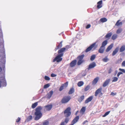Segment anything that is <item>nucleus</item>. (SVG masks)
I'll use <instances>...</instances> for the list:
<instances>
[{
    "instance_id": "f257e3e1",
    "label": "nucleus",
    "mask_w": 125,
    "mask_h": 125,
    "mask_svg": "<svg viewBox=\"0 0 125 125\" xmlns=\"http://www.w3.org/2000/svg\"><path fill=\"white\" fill-rule=\"evenodd\" d=\"M42 109V108L41 106H38L36 108L34 113L36 116L34 118L35 120H38L42 117V114L41 112Z\"/></svg>"
},
{
    "instance_id": "f03ea898",
    "label": "nucleus",
    "mask_w": 125,
    "mask_h": 125,
    "mask_svg": "<svg viewBox=\"0 0 125 125\" xmlns=\"http://www.w3.org/2000/svg\"><path fill=\"white\" fill-rule=\"evenodd\" d=\"M71 108L70 107L67 108L64 112V116L65 117V122L66 124H67L69 120V117L71 115Z\"/></svg>"
},
{
    "instance_id": "7ed1b4c3",
    "label": "nucleus",
    "mask_w": 125,
    "mask_h": 125,
    "mask_svg": "<svg viewBox=\"0 0 125 125\" xmlns=\"http://www.w3.org/2000/svg\"><path fill=\"white\" fill-rule=\"evenodd\" d=\"M63 55V53L59 54L55 58L53 59L52 61L53 62H54L56 61L57 62H61L62 59V58H61Z\"/></svg>"
},
{
    "instance_id": "20e7f679",
    "label": "nucleus",
    "mask_w": 125,
    "mask_h": 125,
    "mask_svg": "<svg viewBox=\"0 0 125 125\" xmlns=\"http://www.w3.org/2000/svg\"><path fill=\"white\" fill-rule=\"evenodd\" d=\"M96 42H95L92 44L85 50V52H87L90 51L93 48L94 50L98 46L97 45H96Z\"/></svg>"
},
{
    "instance_id": "39448f33",
    "label": "nucleus",
    "mask_w": 125,
    "mask_h": 125,
    "mask_svg": "<svg viewBox=\"0 0 125 125\" xmlns=\"http://www.w3.org/2000/svg\"><path fill=\"white\" fill-rule=\"evenodd\" d=\"M84 56V55L82 54L79 55L77 57V59L78 60V61L77 64L78 65H80L84 62V60L83 59Z\"/></svg>"
},
{
    "instance_id": "423d86ee",
    "label": "nucleus",
    "mask_w": 125,
    "mask_h": 125,
    "mask_svg": "<svg viewBox=\"0 0 125 125\" xmlns=\"http://www.w3.org/2000/svg\"><path fill=\"white\" fill-rule=\"evenodd\" d=\"M71 97L70 96H65L63 97L61 100V102L62 104H65L68 103L71 99Z\"/></svg>"
},
{
    "instance_id": "0eeeda50",
    "label": "nucleus",
    "mask_w": 125,
    "mask_h": 125,
    "mask_svg": "<svg viewBox=\"0 0 125 125\" xmlns=\"http://www.w3.org/2000/svg\"><path fill=\"white\" fill-rule=\"evenodd\" d=\"M6 83L5 78L3 77H0V87L1 85L3 86H6Z\"/></svg>"
},
{
    "instance_id": "6e6552de",
    "label": "nucleus",
    "mask_w": 125,
    "mask_h": 125,
    "mask_svg": "<svg viewBox=\"0 0 125 125\" xmlns=\"http://www.w3.org/2000/svg\"><path fill=\"white\" fill-rule=\"evenodd\" d=\"M102 90V87H100L97 89L95 92L94 95L96 96H97L99 94V97H100L102 96L103 94L101 92Z\"/></svg>"
},
{
    "instance_id": "1a4fd4ad",
    "label": "nucleus",
    "mask_w": 125,
    "mask_h": 125,
    "mask_svg": "<svg viewBox=\"0 0 125 125\" xmlns=\"http://www.w3.org/2000/svg\"><path fill=\"white\" fill-rule=\"evenodd\" d=\"M52 104L48 105H45L44 106V111H49L52 109Z\"/></svg>"
},
{
    "instance_id": "9d476101",
    "label": "nucleus",
    "mask_w": 125,
    "mask_h": 125,
    "mask_svg": "<svg viewBox=\"0 0 125 125\" xmlns=\"http://www.w3.org/2000/svg\"><path fill=\"white\" fill-rule=\"evenodd\" d=\"M96 65V64L95 62H93L91 63L89 65L87 69L88 70H89L90 69L94 68Z\"/></svg>"
},
{
    "instance_id": "9b49d317",
    "label": "nucleus",
    "mask_w": 125,
    "mask_h": 125,
    "mask_svg": "<svg viewBox=\"0 0 125 125\" xmlns=\"http://www.w3.org/2000/svg\"><path fill=\"white\" fill-rule=\"evenodd\" d=\"M68 85V82H66L65 83L62 84L59 90L60 91H62L64 88H66L67 87Z\"/></svg>"
},
{
    "instance_id": "f8f14e48",
    "label": "nucleus",
    "mask_w": 125,
    "mask_h": 125,
    "mask_svg": "<svg viewBox=\"0 0 125 125\" xmlns=\"http://www.w3.org/2000/svg\"><path fill=\"white\" fill-rule=\"evenodd\" d=\"M79 118V116H77L75 117V118L72 121L71 123L74 124L76 123L78 121Z\"/></svg>"
},
{
    "instance_id": "ddd939ff",
    "label": "nucleus",
    "mask_w": 125,
    "mask_h": 125,
    "mask_svg": "<svg viewBox=\"0 0 125 125\" xmlns=\"http://www.w3.org/2000/svg\"><path fill=\"white\" fill-rule=\"evenodd\" d=\"M77 61L76 60L73 61L70 64V66L72 67L75 66L76 64Z\"/></svg>"
},
{
    "instance_id": "4468645a",
    "label": "nucleus",
    "mask_w": 125,
    "mask_h": 125,
    "mask_svg": "<svg viewBox=\"0 0 125 125\" xmlns=\"http://www.w3.org/2000/svg\"><path fill=\"white\" fill-rule=\"evenodd\" d=\"M110 80V79H106L103 83V86L104 87H105L107 86L109 83Z\"/></svg>"
},
{
    "instance_id": "2eb2a0df",
    "label": "nucleus",
    "mask_w": 125,
    "mask_h": 125,
    "mask_svg": "<svg viewBox=\"0 0 125 125\" xmlns=\"http://www.w3.org/2000/svg\"><path fill=\"white\" fill-rule=\"evenodd\" d=\"M93 97L92 96H91L88 98L85 101V103L86 104L88 103L89 102H91L93 99Z\"/></svg>"
},
{
    "instance_id": "dca6fc26",
    "label": "nucleus",
    "mask_w": 125,
    "mask_h": 125,
    "mask_svg": "<svg viewBox=\"0 0 125 125\" xmlns=\"http://www.w3.org/2000/svg\"><path fill=\"white\" fill-rule=\"evenodd\" d=\"M65 51L66 48H65V47H63L59 50L58 52V53L59 54L63 53V52Z\"/></svg>"
},
{
    "instance_id": "f3484780",
    "label": "nucleus",
    "mask_w": 125,
    "mask_h": 125,
    "mask_svg": "<svg viewBox=\"0 0 125 125\" xmlns=\"http://www.w3.org/2000/svg\"><path fill=\"white\" fill-rule=\"evenodd\" d=\"M62 41H61L60 42V43L57 46L56 48H55V51L57 50H58L59 49L61 48L62 46Z\"/></svg>"
},
{
    "instance_id": "a211bd4d",
    "label": "nucleus",
    "mask_w": 125,
    "mask_h": 125,
    "mask_svg": "<svg viewBox=\"0 0 125 125\" xmlns=\"http://www.w3.org/2000/svg\"><path fill=\"white\" fill-rule=\"evenodd\" d=\"M102 0L99 1L97 3V8L99 9L102 7Z\"/></svg>"
},
{
    "instance_id": "6ab92c4d",
    "label": "nucleus",
    "mask_w": 125,
    "mask_h": 125,
    "mask_svg": "<svg viewBox=\"0 0 125 125\" xmlns=\"http://www.w3.org/2000/svg\"><path fill=\"white\" fill-rule=\"evenodd\" d=\"M120 20L117 21L115 24V26L118 27L121 26L122 25V22H120Z\"/></svg>"
},
{
    "instance_id": "aec40b11",
    "label": "nucleus",
    "mask_w": 125,
    "mask_h": 125,
    "mask_svg": "<svg viewBox=\"0 0 125 125\" xmlns=\"http://www.w3.org/2000/svg\"><path fill=\"white\" fill-rule=\"evenodd\" d=\"M113 46V44H112L109 45L106 50V52H108L112 48Z\"/></svg>"
},
{
    "instance_id": "412c9836",
    "label": "nucleus",
    "mask_w": 125,
    "mask_h": 125,
    "mask_svg": "<svg viewBox=\"0 0 125 125\" xmlns=\"http://www.w3.org/2000/svg\"><path fill=\"white\" fill-rule=\"evenodd\" d=\"M104 49L105 47L101 46L98 50L99 52L101 53H103L104 52Z\"/></svg>"
},
{
    "instance_id": "4be33fe9",
    "label": "nucleus",
    "mask_w": 125,
    "mask_h": 125,
    "mask_svg": "<svg viewBox=\"0 0 125 125\" xmlns=\"http://www.w3.org/2000/svg\"><path fill=\"white\" fill-rule=\"evenodd\" d=\"M119 50V48L117 47L113 51L112 55L113 56L115 55L118 52Z\"/></svg>"
},
{
    "instance_id": "5701e85b",
    "label": "nucleus",
    "mask_w": 125,
    "mask_h": 125,
    "mask_svg": "<svg viewBox=\"0 0 125 125\" xmlns=\"http://www.w3.org/2000/svg\"><path fill=\"white\" fill-rule=\"evenodd\" d=\"M53 93V92L52 91L50 92L47 94V98L50 99Z\"/></svg>"
},
{
    "instance_id": "b1692460",
    "label": "nucleus",
    "mask_w": 125,
    "mask_h": 125,
    "mask_svg": "<svg viewBox=\"0 0 125 125\" xmlns=\"http://www.w3.org/2000/svg\"><path fill=\"white\" fill-rule=\"evenodd\" d=\"M99 78L98 77L95 78L93 80L92 83L94 84H95L98 81Z\"/></svg>"
},
{
    "instance_id": "393cba45",
    "label": "nucleus",
    "mask_w": 125,
    "mask_h": 125,
    "mask_svg": "<svg viewBox=\"0 0 125 125\" xmlns=\"http://www.w3.org/2000/svg\"><path fill=\"white\" fill-rule=\"evenodd\" d=\"M84 95L81 96L78 99V101L80 102L81 103L82 101L84 99Z\"/></svg>"
},
{
    "instance_id": "a878e982",
    "label": "nucleus",
    "mask_w": 125,
    "mask_h": 125,
    "mask_svg": "<svg viewBox=\"0 0 125 125\" xmlns=\"http://www.w3.org/2000/svg\"><path fill=\"white\" fill-rule=\"evenodd\" d=\"M125 50V45H123L120 48L119 51L120 52H122L124 51Z\"/></svg>"
},
{
    "instance_id": "bb28decb",
    "label": "nucleus",
    "mask_w": 125,
    "mask_h": 125,
    "mask_svg": "<svg viewBox=\"0 0 125 125\" xmlns=\"http://www.w3.org/2000/svg\"><path fill=\"white\" fill-rule=\"evenodd\" d=\"M74 91V90L73 88H71L68 92L69 94H71L73 93Z\"/></svg>"
},
{
    "instance_id": "cd10ccee",
    "label": "nucleus",
    "mask_w": 125,
    "mask_h": 125,
    "mask_svg": "<svg viewBox=\"0 0 125 125\" xmlns=\"http://www.w3.org/2000/svg\"><path fill=\"white\" fill-rule=\"evenodd\" d=\"M107 41L105 40L102 43V46H101L103 47H105V46L107 44Z\"/></svg>"
},
{
    "instance_id": "c85d7f7f",
    "label": "nucleus",
    "mask_w": 125,
    "mask_h": 125,
    "mask_svg": "<svg viewBox=\"0 0 125 125\" xmlns=\"http://www.w3.org/2000/svg\"><path fill=\"white\" fill-rule=\"evenodd\" d=\"M100 21L101 22H106L107 19L105 18H103L101 19Z\"/></svg>"
},
{
    "instance_id": "c756f323",
    "label": "nucleus",
    "mask_w": 125,
    "mask_h": 125,
    "mask_svg": "<svg viewBox=\"0 0 125 125\" xmlns=\"http://www.w3.org/2000/svg\"><path fill=\"white\" fill-rule=\"evenodd\" d=\"M85 110V108L84 107H83L81 110L80 112L82 113V114H83Z\"/></svg>"
},
{
    "instance_id": "7c9ffc66",
    "label": "nucleus",
    "mask_w": 125,
    "mask_h": 125,
    "mask_svg": "<svg viewBox=\"0 0 125 125\" xmlns=\"http://www.w3.org/2000/svg\"><path fill=\"white\" fill-rule=\"evenodd\" d=\"M38 105V103L37 102H35L34 104H32L31 106V107L33 109L34 108Z\"/></svg>"
},
{
    "instance_id": "2f4dec72",
    "label": "nucleus",
    "mask_w": 125,
    "mask_h": 125,
    "mask_svg": "<svg viewBox=\"0 0 125 125\" xmlns=\"http://www.w3.org/2000/svg\"><path fill=\"white\" fill-rule=\"evenodd\" d=\"M84 84L83 82V81H80L78 82L77 85L79 87H81Z\"/></svg>"
},
{
    "instance_id": "473e14b6",
    "label": "nucleus",
    "mask_w": 125,
    "mask_h": 125,
    "mask_svg": "<svg viewBox=\"0 0 125 125\" xmlns=\"http://www.w3.org/2000/svg\"><path fill=\"white\" fill-rule=\"evenodd\" d=\"M109 60L108 58H107V56H106L105 58L102 59V61L104 62H106Z\"/></svg>"
},
{
    "instance_id": "72a5a7b5",
    "label": "nucleus",
    "mask_w": 125,
    "mask_h": 125,
    "mask_svg": "<svg viewBox=\"0 0 125 125\" xmlns=\"http://www.w3.org/2000/svg\"><path fill=\"white\" fill-rule=\"evenodd\" d=\"M117 34H114L112 38V39L113 40H115L117 37Z\"/></svg>"
},
{
    "instance_id": "f704fd0d",
    "label": "nucleus",
    "mask_w": 125,
    "mask_h": 125,
    "mask_svg": "<svg viewBox=\"0 0 125 125\" xmlns=\"http://www.w3.org/2000/svg\"><path fill=\"white\" fill-rule=\"evenodd\" d=\"M95 55H93L91 56L90 60L91 61H92L95 59Z\"/></svg>"
},
{
    "instance_id": "c9c22d12",
    "label": "nucleus",
    "mask_w": 125,
    "mask_h": 125,
    "mask_svg": "<svg viewBox=\"0 0 125 125\" xmlns=\"http://www.w3.org/2000/svg\"><path fill=\"white\" fill-rule=\"evenodd\" d=\"M90 86L89 85H87L84 88V90L86 91L88 90L90 88Z\"/></svg>"
},
{
    "instance_id": "e433bc0d",
    "label": "nucleus",
    "mask_w": 125,
    "mask_h": 125,
    "mask_svg": "<svg viewBox=\"0 0 125 125\" xmlns=\"http://www.w3.org/2000/svg\"><path fill=\"white\" fill-rule=\"evenodd\" d=\"M112 35V34L111 33H109L106 34L105 37L106 38H109Z\"/></svg>"
},
{
    "instance_id": "4c0bfd02",
    "label": "nucleus",
    "mask_w": 125,
    "mask_h": 125,
    "mask_svg": "<svg viewBox=\"0 0 125 125\" xmlns=\"http://www.w3.org/2000/svg\"><path fill=\"white\" fill-rule=\"evenodd\" d=\"M50 85L49 83H48L45 85L43 87V88L44 89L47 88L49 87Z\"/></svg>"
},
{
    "instance_id": "58836bf2",
    "label": "nucleus",
    "mask_w": 125,
    "mask_h": 125,
    "mask_svg": "<svg viewBox=\"0 0 125 125\" xmlns=\"http://www.w3.org/2000/svg\"><path fill=\"white\" fill-rule=\"evenodd\" d=\"M49 124V122L48 121H45L43 123V125H48Z\"/></svg>"
},
{
    "instance_id": "ea45409f",
    "label": "nucleus",
    "mask_w": 125,
    "mask_h": 125,
    "mask_svg": "<svg viewBox=\"0 0 125 125\" xmlns=\"http://www.w3.org/2000/svg\"><path fill=\"white\" fill-rule=\"evenodd\" d=\"M118 78L116 77H114L113 78L112 82H115L118 80Z\"/></svg>"
},
{
    "instance_id": "a19ab883",
    "label": "nucleus",
    "mask_w": 125,
    "mask_h": 125,
    "mask_svg": "<svg viewBox=\"0 0 125 125\" xmlns=\"http://www.w3.org/2000/svg\"><path fill=\"white\" fill-rule=\"evenodd\" d=\"M110 112V111H108L106 112L105 114L103 115V117H105L106 116L108 115Z\"/></svg>"
},
{
    "instance_id": "79ce46f5",
    "label": "nucleus",
    "mask_w": 125,
    "mask_h": 125,
    "mask_svg": "<svg viewBox=\"0 0 125 125\" xmlns=\"http://www.w3.org/2000/svg\"><path fill=\"white\" fill-rule=\"evenodd\" d=\"M32 119V116L31 115L29 116L27 118V119L28 121L31 120Z\"/></svg>"
},
{
    "instance_id": "37998d69",
    "label": "nucleus",
    "mask_w": 125,
    "mask_h": 125,
    "mask_svg": "<svg viewBox=\"0 0 125 125\" xmlns=\"http://www.w3.org/2000/svg\"><path fill=\"white\" fill-rule=\"evenodd\" d=\"M44 79L45 80L48 81L50 79V78L49 77L47 76H45Z\"/></svg>"
},
{
    "instance_id": "c03bdc74",
    "label": "nucleus",
    "mask_w": 125,
    "mask_h": 125,
    "mask_svg": "<svg viewBox=\"0 0 125 125\" xmlns=\"http://www.w3.org/2000/svg\"><path fill=\"white\" fill-rule=\"evenodd\" d=\"M21 120V118L19 117H18L16 120V122L18 123Z\"/></svg>"
},
{
    "instance_id": "a18cd8bd",
    "label": "nucleus",
    "mask_w": 125,
    "mask_h": 125,
    "mask_svg": "<svg viewBox=\"0 0 125 125\" xmlns=\"http://www.w3.org/2000/svg\"><path fill=\"white\" fill-rule=\"evenodd\" d=\"M65 48H66V50L67 51L68 49L70 48V46L69 45H67L66 46V47H65Z\"/></svg>"
},
{
    "instance_id": "49530a36",
    "label": "nucleus",
    "mask_w": 125,
    "mask_h": 125,
    "mask_svg": "<svg viewBox=\"0 0 125 125\" xmlns=\"http://www.w3.org/2000/svg\"><path fill=\"white\" fill-rule=\"evenodd\" d=\"M119 70L124 73H125V70L124 69H121L120 68L119 69Z\"/></svg>"
},
{
    "instance_id": "de8ad7c7",
    "label": "nucleus",
    "mask_w": 125,
    "mask_h": 125,
    "mask_svg": "<svg viewBox=\"0 0 125 125\" xmlns=\"http://www.w3.org/2000/svg\"><path fill=\"white\" fill-rule=\"evenodd\" d=\"M91 25L90 24H89L87 25L86 27V29H88L90 27Z\"/></svg>"
},
{
    "instance_id": "09e8293b",
    "label": "nucleus",
    "mask_w": 125,
    "mask_h": 125,
    "mask_svg": "<svg viewBox=\"0 0 125 125\" xmlns=\"http://www.w3.org/2000/svg\"><path fill=\"white\" fill-rule=\"evenodd\" d=\"M116 93H114L113 92H111L110 94V95L113 96H114L116 95Z\"/></svg>"
},
{
    "instance_id": "8fccbe9b",
    "label": "nucleus",
    "mask_w": 125,
    "mask_h": 125,
    "mask_svg": "<svg viewBox=\"0 0 125 125\" xmlns=\"http://www.w3.org/2000/svg\"><path fill=\"white\" fill-rule=\"evenodd\" d=\"M123 74V73L122 72H118V73L117 74V77H118L120 74Z\"/></svg>"
},
{
    "instance_id": "3c124183",
    "label": "nucleus",
    "mask_w": 125,
    "mask_h": 125,
    "mask_svg": "<svg viewBox=\"0 0 125 125\" xmlns=\"http://www.w3.org/2000/svg\"><path fill=\"white\" fill-rule=\"evenodd\" d=\"M56 76V75L53 73H52L51 74V76L52 77H55Z\"/></svg>"
},
{
    "instance_id": "603ef678",
    "label": "nucleus",
    "mask_w": 125,
    "mask_h": 125,
    "mask_svg": "<svg viewBox=\"0 0 125 125\" xmlns=\"http://www.w3.org/2000/svg\"><path fill=\"white\" fill-rule=\"evenodd\" d=\"M65 120L64 121L62 122L61 123L60 125H65Z\"/></svg>"
},
{
    "instance_id": "864d4df0",
    "label": "nucleus",
    "mask_w": 125,
    "mask_h": 125,
    "mask_svg": "<svg viewBox=\"0 0 125 125\" xmlns=\"http://www.w3.org/2000/svg\"><path fill=\"white\" fill-rule=\"evenodd\" d=\"M122 66L125 67V61H124L123 62L122 64Z\"/></svg>"
},
{
    "instance_id": "5fc2aeb1",
    "label": "nucleus",
    "mask_w": 125,
    "mask_h": 125,
    "mask_svg": "<svg viewBox=\"0 0 125 125\" xmlns=\"http://www.w3.org/2000/svg\"><path fill=\"white\" fill-rule=\"evenodd\" d=\"M112 72V69L111 68H110L109 70H108V73H111Z\"/></svg>"
},
{
    "instance_id": "6e6d98bb",
    "label": "nucleus",
    "mask_w": 125,
    "mask_h": 125,
    "mask_svg": "<svg viewBox=\"0 0 125 125\" xmlns=\"http://www.w3.org/2000/svg\"><path fill=\"white\" fill-rule=\"evenodd\" d=\"M88 121L87 120H86L85 121H84L83 122V124H85L86 123L88 122Z\"/></svg>"
},
{
    "instance_id": "4d7b16f0",
    "label": "nucleus",
    "mask_w": 125,
    "mask_h": 125,
    "mask_svg": "<svg viewBox=\"0 0 125 125\" xmlns=\"http://www.w3.org/2000/svg\"><path fill=\"white\" fill-rule=\"evenodd\" d=\"M122 31V29L121 28H119L117 31Z\"/></svg>"
},
{
    "instance_id": "13d9d810",
    "label": "nucleus",
    "mask_w": 125,
    "mask_h": 125,
    "mask_svg": "<svg viewBox=\"0 0 125 125\" xmlns=\"http://www.w3.org/2000/svg\"><path fill=\"white\" fill-rule=\"evenodd\" d=\"M78 112L79 111H77V112H76V113L75 114V115H77V113H78Z\"/></svg>"
},
{
    "instance_id": "bf43d9fd",
    "label": "nucleus",
    "mask_w": 125,
    "mask_h": 125,
    "mask_svg": "<svg viewBox=\"0 0 125 125\" xmlns=\"http://www.w3.org/2000/svg\"><path fill=\"white\" fill-rule=\"evenodd\" d=\"M117 72H118V71H117V70H115V72L116 73V74L117 73Z\"/></svg>"
},
{
    "instance_id": "052dcab7",
    "label": "nucleus",
    "mask_w": 125,
    "mask_h": 125,
    "mask_svg": "<svg viewBox=\"0 0 125 125\" xmlns=\"http://www.w3.org/2000/svg\"><path fill=\"white\" fill-rule=\"evenodd\" d=\"M2 70V69L1 67H0V72H1Z\"/></svg>"
},
{
    "instance_id": "680f3d73",
    "label": "nucleus",
    "mask_w": 125,
    "mask_h": 125,
    "mask_svg": "<svg viewBox=\"0 0 125 125\" xmlns=\"http://www.w3.org/2000/svg\"><path fill=\"white\" fill-rule=\"evenodd\" d=\"M120 32H118V31H117V33H120Z\"/></svg>"
},
{
    "instance_id": "e2e57ef3",
    "label": "nucleus",
    "mask_w": 125,
    "mask_h": 125,
    "mask_svg": "<svg viewBox=\"0 0 125 125\" xmlns=\"http://www.w3.org/2000/svg\"><path fill=\"white\" fill-rule=\"evenodd\" d=\"M69 125H73L71 123V124Z\"/></svg>"
}]
</instances>
